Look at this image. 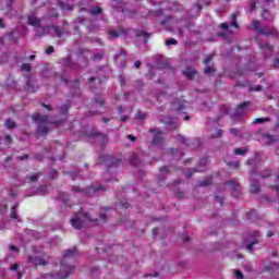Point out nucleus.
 Wrapping results in <instances>:
<instances>
[{
  "label": "nucleus",
  "mask_w": 279,
  "mask_h": 279,
  "mask_svg": "<svg viewBox=\"0 0 279 279\" xmlns=\"http://www.w3.org/2000/svg\"><path fill=\"white\" fill-rule=\"evenodd\" d=\"M16 208H19L17 205L11 208V214H10L11 219H19V215L16 214Z\"/></svg>",
  "instance_id": "obj_18"
},
{
  "label": "nucleus",
  "mask_w": 279,
  "mask_h": 279,
  "mask_svg": "<svg viewBox=\"0 0 279 279\" xmlns=\"http://www.w3.org/2000/svg\"><path fill=\"white\" fill-rule=\"evenodd\" d=\"M62 108L64 110V113L69 112V106L68 105H63Z\"/></svg>",
  "instance_id": "obj_51"
},
{
  "label": "nucleus",
  "mask_w": 279,
  "mask_h": 279,
  "mask_svg": "<svg viewBox=\"0 0 279 279\" xmlns=\"http://www.w3.org/2000/svg\"><path fill=\"white\" fill-rule=\"evenodd\" d=\"M260 192V185L258 182H252L251 183V193H259Z\"/></svg>",
  "instance_id": "obj_13"
},
{
  "label": "nucleus",
  "mask_w": 279,
  "mask_h": 279,
  "mask_svg": "<svg viewBox=\"0 0 279 279\" xmlns=\"http://www.w3.org/2000/svg\"><path fill=\"white\" fill-rule=\"evenodd\" d=\"M246 151H247V148H235L234 149L235 156H245Z\"/></svg>",
  "instance_id": "obj_17"
},
{
  "label": "nucleus",
  "mask_w": 279,
  "mask_h": 279,
  "mask_svg": "<svg viewBox=\"0 0 279 279\" xmlns=\"http://www.w3.org/2000/svg\"><path fill=\"white\" fill-rule=\"evenodd\" d=\"M4 125L8 128V130H14V128H16V122L12 120H5Z\"/></svg>",
  "instance_id": "obj_16"
},
{
  "label": "nucleus",
  "mask_w": 279,
  "mask_h": 279,
  "mask_svg": "<svg viewBox=\"0 0 279 279\" xmlns=\"http://www.w3.org/2000/svg\"><path fill=\"white\" fill-rule=\"evenodd\" d=\"M251 90H253L254 93H258L259 90H263V86L257 85L255 87H252Z\"/></svg>",
  "instance_id": "obj_40"
},
{
  "label": "nucleus",
  "mask_w": 279,
  "mask_h": 279,
  "mask_svg": "<svg viewBox=\"0 0 279 279\" xmlns=\"http://www.w3.org/2000/svg\"><path fill=\"white\" fill-rule=\"evenodd\" d=\"M19 267H21L19 264L11 265V271H16V269H19Z\"/></svg>",
  "instance_id": "obj_42"
},
{
  "label": "nucleus",
  "mask_w": 279,
  "mask_h": 279,
  "mask_svg": "<svg viewBox=\"0 0 279 279\" xmlns=\"http://www.w3.org/2000/svg\"><path fill=\"white\" fill-rule=\"evenodd\" d=\"M263 48H264V49H268V51H272V48H271V46H270L269 44H265V45L263 46Z\"/></svg>",
  "instance_id": "obj_44"
},
{
  "label": "nucleus",
  "mask_w": 279,
  "mask_h": 279,
  "mask_svg": "<svg viewBox=\"0 0 279 279\" xmlns=\"http://www.w3.org/2000/svg\"><path fill=\"white\" fill-rule=\"evenodd\" d=\"M75 254H77V250L75 247L66 250L63 253V259L61 262L60 271L57 275L47 274V275H45L44 279H66V278H69V276H71V274H73V269H75V266L69 265V260H71V258H73V256H75Z\"/></svg>",
  "instance_id": "obj_1"
},
{
  "label": "nucleus",
  "mask_w": 279,
  "mask_h": 279,
  "mask_svg": "<svg viewBox=\"0 0 279 279\" xmlns=\"http://www.w3.org/2000/svg\"><path fill=\"white\" fill-rule=\"evenodd\" d=\"M128 138H129L130 141H132V143H134V142L136 141V137H134L133 135H128Z\"/></svg>",
  "instance_id": "obj_50"
},
{
  "label": "nucleus",
  "mask_w": 279,
  "mask_h": 279,
  "mask_svg": "<svg viewBox=\"0 0 279 279\" xmlns=\"http://www.w3.org/2000/svg\"><path fill=\"white\" fill-rule=\"evenodd\" d=\"M44 106V108H47L49 111H51V106L50 105H43Z\"/></svg>",
  "instance_id": "obj_58"
},
{
  "label": "nucleus",
  "mask_w": 279,
  "mask_h": 279,
  "mask_svg": "<svg viewBox=\"0 0 279 279\" xmlns=\"http://www.w3.org/2000/svg\"><path fill=\"white\" fill-rule=\"evenodd\" d=\"M27 23L33 27H40V19L36 17L34 14L28 15Z\"/></svg>",
  "instance_id": "obj_8"
},
{
  "label": "nucleus",
  "mask_w": 279,
  "mask_h": 279,
  "mask_svg": "<svg viewBox=\"0 0 279 279\" xmlns=\"http://www.w3.org/2000/svg\"><path fill=\"white\" fill-rule=\"evenodd\" d=\"M183 75H185V77H187V80H194L195 75H197V70L192 69V68H186L183 71Z\"/></svg>",
  "instance_id": "obj_9"
},
{
  "label": "nucleus",
  "mask_w": 279,
  "mask_h": 279,
  "mask_svg": "<svg viewBox=\"0 0 279 279\" xmlns=\"http://www.w3.org/2000/svg\"><path fill=\"white\" fill-rule=\"evenodd\" d=\"M40 178V175L38 173H34L32 175L28 177L29 182H36V180Z\"/></svg>",
  "instance_id": "obj_30"
},
{
  "label": "nucleus",
  "mask_w": 279,
  "mask_h": 279,
  "mask_svg": "<svg viewBox=\"0 0 279 279\" xmlns=\"http://www.w3.org/2000/svg\"><path fill=\"white\" fill-rule=\"evenodd\" d=\"M151 132L155 134L153 138V145H160L162 143V132L158 130H151Z\"/></svg>",
  "instance_id": "obj_7"
},
{
  "label": "nucleus",
  "mask_w": 279,
  "mask_h": 279,
  "mask_svg": "<svg viewBox=\"0 0 279 279\" xmlns=\"http://www.w3.org/2000/svg\"><path fill=\"white\" fill-rule=\"evenodd\" d=\"M252 27L253 29H255V32H257V34L260 35V32H263V27H260V21L258 20H253L252 22Z\"/></svg>",
  "instance_id": "obj_11"
},
{
  "label": "nucleus",
  "mask_w": 279,
  "mask_h": 279,
  "mask_svg": "<svg viewBox=\"0 0 279 279\" xmlns=\"http://www.w3.org/2000/svg\"><path fill=\"white\" fill-rule=\"evenodd\" d=\"M4 143H5L7 145H12V136L5 135V137H4Z\"/></svg>",
  "instance_id": "obj_36"
},
{
  "label": "nucleus",
  "mask_w": 279,
  "mask_h": 279,
  "mask_svg": "<svg viewBox=\"0 0 279 279\" xmlns=\"http://www.w3.org/2000/svg\"><path fill=\"white\" fill-rule=\"evenodd\" d=\"M222 135H223V131L217 130V131H216V134L213 135V138H221Z\"/></svg>",
  "instance_id": "obj_34"
},
{
  "label": "nucleus",
  "mask_w": 279,
  "mask_h": 279,
  "mask_svg": "<svg viewBox=\"0 0 279 279\" xmlns=\"http://www.w3.org/2000/svg\"><path fill=\"white\" fill-rule=\"evenodd\" d=\"M221 110H223V111H225V114H228V112H229V109H228V107H227V106H222V107H221Z\"/></svg>",
  "instance_id": "obj_48"
},
{
  "label": "nucleus",
  "mask_w": 279,
  "mask_h": 279,
  "mask_svg": "<svg viewBox=\"0 0 279 279\" xmlns=\"http://www.w3.org/2000/svg\"><path fill=\"white\" fill-rule=\"evenodd\" d=\"M89 13L92 14V16H99V14H101V7H93L89 10Z\"/></svg>",
  "instance_id": "obj_12"
},
{
  "label": "nucleus",
  "mask_w": 279,
  "mask_h": 279,
  "mask_svg": "<svg viewBox=\"0 0 279 279\" xmlns=\"http://www.w3.org/2000/svg\"><path fill=\"white\" fill-rule=\"evenodd\" d=\"M167 171H169V168H168V167L161 168V173H167Z\"/></svg>",
  "instance_id": "obj_52"
},
{
  "label": "nucleus",
  "mask_w": 279,
  "mask_h": 279,
  "mask_svg": "<svg viewBox=\"0 0 279 279\" xmlns=\"http://www.w3.org/2000/svg\"><path fill=\"white\" fill-rule=\"evenodd\" d=\"M34 120L38 122V126H37L38 134H41L43 136L48 134L49 129L47 128V121H49V118L47 116L37 113L34 116Z\"/></svg>",
  "instance_id": "obj_3"
},
{
  "label": "nucleus",
  "mask_w": 279,
  "mask_h": 279,
  "mask_svg": "<svg viewBox=\"0 0 279 279\" xmlns=\"http://www.w3.org/2000/svg\"><path fill=\"white\" fill-rule=\"evenodd\" d=\"M264 140L266 145H271L276 142V138L274 137V135H264Z\"/></svg>",
  "instance_id": "obj_15"
},
{
  "label": "nucleus",
  "mask_w": 279,
  "mask_h": 279,
  "mask_svg": "<svg viewBox=\"0 0 279 279\" xmlns=\"http://www.w3.org/2000/svg\"><path fill=\"white\" fill-rule=\"evenodd\" d=\"M100 219H102V221H106V219H107L106 214L100 215Z\"/></svg>",
  "instance_id": "obj_57"
},
{
  "label": "nucleus",
  "mask_w": 279,
  "mask_h": 279,
  "mask_svg": "<svg viewBox=\"0 0 279 279\" xmlns=\"http://www.w3.org/2000/svg\"><path fill=\"white\" fill-rule=\"evenodd\" d=\"M251 10H256V4H255V2L251 4Z\"/></svg>",
  "instance_id": "obj_62"
},
{
  "label": "nucleus",
  "mask_w": 279,
  "mask_h": 279,
  "mask_svg": "<svg viewBox=\"0 0 279 279\" xmlns=\"http://www.w3.org/2000/svg\"><path fill=\"white\" fill-rule=\"evenodd\" d=\"M0 27L1 28L5 27V24H3V20L2 19H0Z\"/></svg>",
  "instance_id": "obj_60"
},
{
  "label": "nucleus",
  "mask_w": 279,
  "mask_h": 279,
  "mask_svg": "<svg viewBox=\"0 0 279 279\" xmlns=\"http://www.w3.org/2000/svg\"><path fill=\"white\" fill-rule=\"evenodd\" d=\"M120 121H128V116H123L120 118Z\"/></svg>",
  "instance_id": "obj_59"
},
{
  "label": "nucleus",
  "mask_w": 279,
  "mask_h": 279,
  "mask_svg": "<svg viewBox=\"0 0 279 279\" xmlns=\"http://www.w3.org/2000/svg\"><path fill=\"white\" fill-rule=\"evenodd\" d=\"M262 16H263V19H265V21H269V19H271V16L269 15V11H267V10H264L262 12Z\"/></svg>",
  "instance_id": "obj_27"
},
{
  "label": "nucleus",
  "mask_w": 279,
  "mask_h": 279,
  "mask_svg": "<svg viewBox=\"0 0 279 279\" xmlns=\"http://www.w3.org/2000/svg\"><path fill=\"white\" fill-rule=\"evenodd\" d=\"M252 236L254 238V241L246 245L248 252H253L254 245L260 243V233L258 231H254Z\"/></svg>",
  "instance_id": "obj_5"
},
{
  "label": "nucleus",
  "mask_w": 279,
  "mask_h": 279,
  "mask_svg": "<svg viewBox=\"0 0 279 279\" xmlns=\"http://www.w3.org/2000/svg\"><path fill=\"white\" fill-rule=\"evenodd\" d=\"M88 221L95 220H93L88 214H84L82 210H80L71 218L70 223L75 228V230H82L84 223H88Z\"/></svg>",
  "instance_id": "obj_2"
},
{
  "label": "nucleus",
  "mask_w": 279,
  "mask_h": 279,
  "mask_svg": "<svg viewBox=\"0 0 279 279\" xmlns=\"http://www.w3.org/2000/svg\"><path fill=\"white\" fill-rule=\"evenodd\" d=\"M177 141H179L180 143H183V144L189 143V140H186V137H184L182 135H178Z\"/></svg>",
  "instance_id": "obj_31"
},
{
  "label": "nucleus",
  "mask_w": 279,
  "mask_h": 279,
  "mask_svg": "<svg viewBox=\"0 0 279 279\" xmlns=\"http://www.w3.org/2000/svg\"><path fill=\"white\" fill-rule=\"evenodd\" d=\"M271 175V170H266L265 174H262V179L265 180V178H269Z\"/></svg>",
  "instance_id": "obj_41"
},
{
  "label": "nucleus",
  "mask_w": 279,
  "mask_h": 279,
  "mask_svg": "<svg viewBox=\"0 0 279 279\" xmlns=\"http://www.w3.org/2000/svg\"><path fill=\"white\" fill-rule=\"evenodd\" d=\"M137 36H144V43H147V38H150L151 37V34H149V33H146V32H144V31H141V32H138L137 33Z\"/></svg>",
  "instance_id": "obj_19"
},
{
  "label": "nucleus",
  "mask_w": 279,
  "mask_h": 279,
  "mask_svg": "<svg viewBox=\"0 0 279 279\" xmlns=\"http://www.w3.org/2000/svg\"><path fill=\"white\" fill-rule=\"evenodd\" d=\"M52 28H53V32H54L57 38H60L62 36V32L60 31V27L52 26Z\"/></svg>",
  "instance_id": "obj_25"
},
{
  "label": "nucleus",
  "mask_w": 279,
  "mask_h": 279,
  "mask_svg": "<svg viewBox=\"0 0 279 279\" xmlns=\"http://www.w3.org/2000/svg\"><path fill=\"white\" fill-rule=\"evenodd\" d=\"M23 278V274L17 272V279H22Z\"/></svg>",
  "instance_id": "obj_64"
},
{
  "label": "nucleus",
  "mask_w": 279,
  "mask_h": 279,
  "mask_svg": "<svg viewBox=\"0 0 279 279\" xmlns=\"http://www.w3.org/2000/svg\"><path fill=\"white\" fill-rule=\"evenodd\" d=\"M94 60H101V54H95Z\"/></svg>",
  "instance_id": "obj_56"
},
{
  "label": "nucleus",
  "mask_w": 279,
  "mask_h": 279,
  "mask_svg": "<svg viewBox=\"0 0 279 279\" xmlns=\"http://www.w3.org/2000/svg\"><path fill=\"white\" fill-rule=\"evenodd\" d=\"M131 165H133L134 167H136V165H138V156L134 155L132 157Z\"/></svg>",
  "instance_id": "obj_32"
},
{
  "label": "nucleus",
  "mask_w": 279,
  "mask_h": 279,
  "mask_svg": "<svg viewBox=\"0 0 279 279\" xmlns=\"http://www.w3.org/2000/svg\"><path fill=\"white\" fill-rule=\"evenodd\" d=\"M95 104L97 108H101L104 106V99H95Z\"/></svg>",
  "instance_id": "obj_35"
},
{
  "label": "nucleus",
  "mask_w": 279,
  "mask_h": 279,
  "mask_svg": "<svg viewBox=\"0 0 279 279\" xmlns=\"http://www.w3.org/2000/svg\"><path fill=\"white\" fill-rule=\"evenodd\" d=\"M22 71L29 73V71H32V65H29V63L22 64Z\"/></svg>",
  "instance_id": "obj_29"
},
{
  "label": "nucleus",
  "mask_w": 279,
  "mask_h": 279,
  "mask_svg": "<svg viewBox=\"0 0 279 279\" xmlns=\"http://www.w3.org/2000/svg\"><path fill=\"white\" fill-rule=\"evenodd\" d=\"M204 64H210L213 62V54H208L204 58Z\"/></svg>",
  "instance_id": "obj_28"
},
{
  "label": "nucleus",
  "mask_w": 279,
  "mask_h": 279,
  "mask_svg": "<svg viewBox=\"0 0 279 279\" xmlns=\"http://www.w3.org/2000/svg\"><path fill=\"white\" fill-rule=\"evenodd\" d=\"M231 167H234V169H236L239 167V162L233 161L231 163H229Z\"/></svg>",
  "instance_id": "obj_47"
},
{
  "label": "nucleus",
  "mask_w": 279,
  "mask_h": 279,
  "mask_svg": "<svg viewBox=\"0 0 279 279\" xmlns=\"http://www.w3.org/2000/svg\"><path fill=\"white\" fill-rule=\"evenodd\" d=\"M211 183H213V179L209 178V179H207L205 181H202L201 182V186H208V184H211Z\"/></svg>",
  "instance_id": "obj_33"
},
{
  "label": "nucleus",
  "mask_w": 279,
  "mask_h": 279,
  "mask_svg": "<svg viewBox=\"0 0 279 279\" xmlns=\"http://www.w3.org/2000/svg\"><path fill=\"white\" fill-rule=\"evenodd\" d=\"M136 119H140L141 121H143L144 119H147V114L141 111H137Z\"/></svg>",
  "instance_id": "obj_26"
},
{
  "label": "nucleus",
  "mask_w": 279,
  "mask_h": 279,
  "mask_svg": "<svg viewBox=\"0 0 279 279\" xmlns=\"http://www.w3.org/2000/svg\"><path fill=\"white\" fill-rule=\"evenodd\" d=\"M178 44V40L173 39V38H169L165 41V45L167 47H171V45H177Z\"/></svg>",
  "instance_id": "obj_21"
},
{
  "label": "nucleus",
  "mask_w": 279,
  "mask_h": 279,
  "mask_svg": "<svg viewBox=\"0 0 279 279\" xmlns=\"http://www.w3.org/2000/svg\"><path fill=\"white\" fill-rule=\"evenodd\" d=\"M53 51H56L54 48H53V46H49V47L46 49V53H47L48 56H51V53H53Z\"/></svg>",
  "instance_id": "obj_37"
},
{
  "label": "nucleus",
  "mask_w": 279,
  "mask_h": 279,
  "mask_svg": "<svg viewBox=\"0 0 279 279\" xmlns=\"http://www.w3.org/2000/svg\"><path fill=\"white\" fill-rule=\"evenodd\" d=\"M262 1V3H271V1H274V0H260Z\"/></svg>",
  "instance_id": "obj_61"
},
{
  "label": "nucleus",
  "mask_w": 279,
  "mask_h": 279,
  "mask_svg": "<svg viewBox=\"0 0 279 279\" xmlns=\"http://www.w3.org/2000/svg\"><path fill=\"white\" fill-rule=\"evenodd\" d=\"M236 16H239V13H233L232 14L231 25L233 27H239V24L236 23Z\"/></svg>",
  "instance_id": "obj_20"
},
{
  "label": "nucleus",
  "mask_w": 279,
  "mask_h": 279,
  "mask_svg": "<svg viewBox=\"0 0 279 279\" xmlns=\"http://www.w3.org/2000/svg\"><path fill=\"white\" fill-rule=\"evenodd\" d=\"M260 36H268L269 38H278L279 33L278 29L274 26H265L262 31H259Z\"/></svg>",
  "instance_id": "obj_4"
},
{
  "label": "nucleus",
  "mask_w": 279,
  "mask_h": 279,
  "mask_svg": "<svg viewBox=\"0 0 279 279\" xmlns=\"http://www.w3.org/2000/svg\"><path fill=\"white\" fill-rule=\"evenodd\" d=\"M109 36L111 38H119V36H121V33L119 31H110Z\"/></svg>",
  "instance_id": "obj_22"
},
{
  "label": "nucleus",
  "mask_w": 279,
  "mask_h": 279,
  "mask_svg": "<svg viewBox=\"0 0 279 279\" xmlns=\"http://www.w3.org/2000/svg\"><path fill=\"white\" fill-rule=\"evenodd\" d=\"M247 106H250V101L242 102L234 112V117H243L247 112Z\"/></svg>",
  "instance_id": "obj_6"
},
{
  "label": "nucleus",
  "mask_w": 279,
  "mask_h": 279,
  "mask_svg": "<svg viewBox=\"0 0 279 279\" xmlns=\"http://www.w3.org/2000/svg\"><path fill=\"white\" fill-rule=\"evenodd\" d=\"M153 234H154V236L158 235V229L157 228L153 229Z\"/></svg>",
  "instance_id": "obj_54"
},
{
  "label": "nucleus",
  "mask_w": 279,
  "mask_h": 279,
  "mask_svg": "<svg viewBox=\"0 0 279 279\" xmlns=\"http://www.w3.org/2000/svg\"><path fill=\"white\" fill-rule=\"evenodd\" d=\"M221 28H222V29H228V28H229V26H228V24L222 23V24H221Z\"/></svg>",
  "instance_id": "obj_53"
},
{
  "label": "nucleus",
  "mask_w": 279,
  "mask_h": 279,
  "mask_svg": "<svg viewBox=\"0 0 279 279\" xmlns=\"http://www.w3.org/2000/svg\"><path fill=\"white\" fill-rule=\"evenodd\" d=\"M29 263H34L35 265H47V262L40 256L31 257Z\"/></svg>",
  "instance_id": "obj_10"
},
{
  "label": "nucleus",
  "mask_w": 279,
  "mask_h": 279,
  "mask_svg": "<svg viewBox=\"0 0 279 279\" xmlns=\"http://www.w3.org/2000/svg\"><path fill=\"white\" fill-rule=\"evenodd\" d=\"M204 73L206 75H210V73H215V68L210 66V65H207L204 70Z\"/></svg>",
  "instance_id": "obj_23"
},
{
  "label": "nucleus",
  "mask_w": 279,
  "mask_h": 279,
  "mask_svg": "<svg viewBox=\"0 0 279 279\" xmlns=\"http://www.w3.org/2000/svg\"><path fill=\"white\" fill-rule=\"evenodd\" d=\"M9 250H11V252H19V248L14 245H10Z\"/></svg>",
  "instance_id": "obj_45"
},
{
  "label": "nucleus",
  "mask_w": 279,
  "mask_h": 279,
  "mask_svg": "<svg viewBox=\"0 0 279 279\" xmlns=\"http://www.w3.org/2000/svg\"><path fill=\"white\" fill-rule=\"evenodd\" d=\"M265 121H269V118H256L253 123L258 124V123H265Z\"/></svg>",
  "instance_id": "obj_24"
},
{
  "label": "nucleus",
  "mask_w": 279,
  "mask_h": 279,
  "mask_svg": "<svg viewBox=\"0 0 279 279\" xmlns=\"http://www.w3.org/2000/svg\"><path fill=\"white\" fill-rule=\"evenodd\" d=\"M230 134L236 135V134H239V130L230 129Z\"/></svg>",
  "instance_id": "obj_46"
},
{
  "label": "nucleus",
  "mask_w": 279,
  "mask_h": 279,
  "mask_svg": "<svg viewBox=\"0 0 279 279\" xmlns=\"http://www.w3.org/2000/svg\"><path fill=\"white\" fill-rule=\"evenodd\" d=\"M227 184H229L232 191H239V189H241V185H239V182L236 181H229Z\"/></svg>",
  "instance_id": "obj_14"
},
{
  "label": "nucleus",
  "mask_w": 279,
  "mask_h": 279,
  "mask_svg": "<svg viewBox=\"0 0 279 279\" xmlns=\"http://www.w3.org/2000/svg\"><path fill=\"white\" fill-rule=\"evenodd\" d=\"M216 202L221 206L223 204V199L220 196H216Z\"/></svg>",
  "instance_id": "obj_43"
},
{
  "label": "nucleus",
  "mask_w": 279,
  "mask_h": 279,
  "mask_svg": "<svg viewBox=\"0 0 279 279\" xmlns=\"http://www.w3.org/2000/svg\"><path fill=\"white\" fill-rule=\"evenodd\" d=\"M271 236H274V231H268V232H267V238L269 239V238H271Z\"/></svg>",
  "instance_id": "obj_55"
},
{
  "label": "nucleus",
  "mask_w": 279,
  "mask_h": 279,
  "mask_svg": "<svg viewBox=\"0 0 279 279\" xmlns=\"http://www.w3.org/2000/svg\"><path fill=\"white\" fill-rule=\"evenodd\" d=\"M234 276H235V278H238V279H243V272L240 271V270H235Z\"/></svg>",
  "instance_id": "obj_38"
},
{
  "label": "nucleus",
  "mask_w": 279,
  "mask_h": 279,
  "mask_svg": "<svg viewBox=\"0 0 279 279\" xmlns=\"http://www.w3.org/2000/svg\"><path fill=\"white\" fill-rule=\"evenodd\" d=\"M173 109L174 110H183L184 109V105L173 104Z\"/></svg>",
  "instance_id": "obj_39"
},
{
  "label": "nucleus",
  "mask_w": 279,
  "mask_h": 279,
  "mask_svg": "<svg viewBox=\"0 0 279 279\" xmlns=\"http://www.w3.org/2000/svg\"><path fill=\"white\" fill-rule=\"evenodd\" d=\"M134 66L135 69H141V61H135Z\"/></svg>",
  "instance_id": "obj_49"
},
{
  "label": "nucleus",
  "mask_w": 279,
  "mask_h": 279,
  "mask_svg": "<svg viewBox=\"0 0 279 279\" xmlns=\"http://www.w3.org/2000/svg\"><path fill=\"white\" fill-rule=\"evenodd\" d=\"M36 59V56H34V54H31L29 57H28V60H35Z\"/></svg>",
  "instance_id": "obj_63"
}]
</instances>
